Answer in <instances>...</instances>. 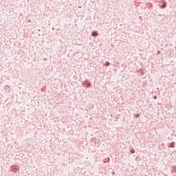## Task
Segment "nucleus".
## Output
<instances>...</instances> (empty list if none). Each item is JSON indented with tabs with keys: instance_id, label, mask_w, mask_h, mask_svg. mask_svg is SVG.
Listing matches in <instances>:
<instances>
[{
	"instance_id": "1",
	"label": "nucleus",
	"mask_w": 176,
	"mask_h": 176,
	"mask_svg": "<svg viewBox=\"0 0 176 176\" xmlns=\"http://www.w3.org/2000/svg\"><path fill=\"white\" fill-rule=\"evenodd\" d=\"M98 36V33H97V32H92V36Z\"/></svg>"
},
{
	"instance_id": "2",
	"label": "nucleus",
	"mask_w": 176,
	"mask_h": 176,
	"mask_svg": "<svg viewBox=\"0 0 176 176\" xmlns=\"http://www.w3.org/2000/svg\"><path fill=\"white\" fill-rule=\"evenodd\" d=\"M166 5L167 4L166 3H164L163 6L161 8L163 9V8H166Z\"/></svg>"
},
{
	"instance_id": "3",
	"label": "nucleus",
	"mask_w": 176,
	"mask_h": 176,
	"mask_svg": "<svg viewBox=\"0 0 176 176\" xmlns=\"http://www.w3.org/2000/svg\"><path fill=\"white\" fill-rule=\"evenodd\" d=\"M105 65H106V67H108L109 65V62H106Z\"/></svg>"
},
{
	"instance_id": "4",
	"label": "nucleus",
	"mask_w": 176,
	"mask_h": 176,
	"mask_svg": "<svg viewBox=\"0 0 176 176\" xmlns=\"http://www.w3.org/2000/svg\"><path fill=\"white\" fill-rule=\"evenodd\" d=\"M135 152V151H134V149L131 150V153H134Z\"/></svg>"
},
{
	"instance_id": "5",
	"label": "nucleus",
	"mask_w": 176,
	"mask_h": 176,
	"mask_svg": "<svg viewBox=\"0 0 176 176\" xmlns=\"http://www.w3.org/2000/svg\"><path fill=\"white\" fill-rule=\"evenodd\" d=\"M157 98V96H154V100H156Z\"/></svg>"
}]
</instances>
